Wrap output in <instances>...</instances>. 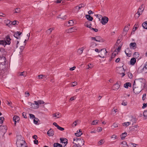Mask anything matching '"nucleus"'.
Returning <instances> with one entry per match:
<instances>
[{"instance_id":"obj_44","label":"nucleus","mask_w":147,"mask_h":147,"mask_svg":"<svg viewBox=\"0 0 147 147\" xmlns=\"http://www.w3.org/2000/svg\"><path fill=\"white\" fill-rule=\"evenodd\" d=\"M98 121H97V120H95L93 121L91 124L92 125H96Z\"/></svg>"},{"instance_id":"obj_10","label":"nucleus","mask_w":147,"mask_h":147,"mask_svg":"<svg viewBox=\"0 0 147 147\" xmlns=\"http://www.w3.org/2000/svg\"><path fill=\"white\" fill-rule=\"evenodd\" d=\"M144 9V6L143 5H142L141 6H140L138 10V11L136 13V14H138V17L140 15L142 14V12Z\"/></svg>"},{"instance_id":"obj_54","label":"nucleus","mask_w":147,"mask_h":147,"mask_svg":"<svg viewBox=\"0 0 147 147\" xmlns=\"http://www.w3.org/2000/svg\"><path fill=\"white\" fill-rule=\"evenodd\" d=\"M147 106V103H144L143 104V106L142 107V109H144Z\"/></svg>"},{"instance_id":"obj_37","label":"nucleus","mask_w":147,"mask_h":147,"mask_svg":"<svg viewBox=\"0 0 147 147\" xmlns=\"http://www.w3.org/2000/svg\"><path fill=\"white\" fill-rule=\"evenodd\" d=\"M20 11V9L19 8H17L15 9L13 11V13H19Z\"/></svg>"},{"instance_id":"obj_14","label":"nucleus","mask_w":147,"mask_h":147,"mask_svg":"<svg viewBox=\"0 0 147 147\" xmlns=\"http://www.w3.org/2000/svg\"><path fill=\"white\" fill-rule=\"evenodd\" d=\"M136 81L137 82H140L143 83H144L145 82V80L144 78H139V79H135V80L134 82V84L135 83V82Z\"/></svg>"},{"instance_id":"obj_49","label":"nucleus","mask_w":147,"mask_h":147,"mask_svg":"<svg viewBox=\"0 0 147 147\" xmlns=\"http://www.w3.org/2000/svg\"><path fill=\"white\" fill-rule=\"evenodd\" d=\"M124 147H127L128 145L126 142H124L122 143Z\"/></svg>"},{"instance_id":"obj_12","label":"nucleus","mask_w":147,"mask_h":147,"mask_svg":"<svg viewBox=\"0 0 147 147\" xmlns=\"http://www.w3.org/2000/svg\"><path fill=\"white\" fill-rule=\"evenodd\" d=\"M5 40L7 42V44L8 45H9L11 43L10 40H11V38H10V36L7 35L5 38Z\"/></svg>"},{"instance_id":"obj_28","label":"nucleus","mask_w":147,"mask_h":147,"mask_svg":"<svg viewBox=\"0 0 147 147\" xmlns=\"http://www.w3.org/2000/svg\"><path fill=\"white\" fill-rule=\"evenodd\" d=\"M18 75L19 76H23L24 77H26V72L24 71H23L22 72H19L18 74Z\"/></svg>"},{"instance_id":"obj_7","label":"nucleus","mask_w":147,"mask_h":147,"mask_svg":"<svg viewBox=\"0 0 147 147\" xmlns=\"http://www.w3.org/2000/svg\"><path fill=\"white\" fill-rule=\"evenodd\" d=\"M138 71L140 73H146L147 72V68L144 65V67L142 66L138 68Z\"/></svg>"},{"instance_id":"obj_6","label":"nucleus","mask_w":147,"mask_h":147,"mask_svg":"<svg viewBox=\"0 0 147 147\" xmlns=\"http://www.w3.org/2000/svg\"><path fill=\"white\" fill-rule=\"evenodd\" d=\"M139 129V127L137 125L131 126L129 127V130L131 132L133 131L136 132Z\"/></svg>"},{"instance_id":"obj_26","label":"nucleus","mask_w":147,"mask_h":147,"mask_svg":"<svg viewBox=\"0 0 147 147\" xmlns=\"http://www.w3.org/2000/svg\"><path fill=\"white\" fill-rule=\"evenodd\" d=\"M130 24H129L127 25L124 27L123 29V31L127 32L129 29V27L130 26Z\"/></svg>"},{"instance_id":"obj_9","label":"nucleus","mask_w":147,"mask_h":147,"mask_svg":"<svg viewBox=\"0 0 147 147\" xmlns=\"http://www.w3.org/2000/svg\"><path fill=\"white\" fill-rule=\"evenodd\" d=\"M6 63V59L5 57L3 56H0V64L2 66H3Z\"/></svg>"},{"instance_id":"obj_22","label":"nucleus","mask_w":147,"mask_h":147,"mask_svg":"<svg viewBox=\"0 0 147 147\" xmlns=\"http://www.w3.org/2000/svg\"><path fill=\"white\" fill-rule=\"evenodd\" d=\"M124 86L125 88H128V87H131V83L129 82H126L125 84H124Z\"/></svg>"},{"instance_id":"obj_42","label":"nucleus","mask_w":147,"mask_h":147,"mask_svg":"<svg viewBox=\"0 0 147 147\" xmlns=\"http://www.w3.org/2000/svg\"><path fill=\"white\" fill-rule=\"evenodd\" d=\"M4 120V118L3 117H0V123L2 124L3 123V121Z\"/></svg>"},{"instance_id":"obj_52","label":"nucleus","mask_w":147,"mask_h":147,"mask_svg":"<svg viewBox=\"0 0 147 147\" xmlns=\"http://www.w3.org/2000/svg\"><path fill=\"white\" fill-rule=\"evenodd\" d=\"M146 94H144L143 95L142 97V100H145V99H146Z\"/></svg>"},{"instance_id":"obj_51","label":"nucleus","mask_w":147,"mask_h":147,"mask_svg":"<svg viewBox=\"0 0 147 147\" xmlns=\"http://www.w3.org/2000/svg\"><path fill=\"white\" fill-rule=\"evenodd\" d=\"M143 115L144 117H147V110L144 111Z\"/></svg>"},{"instance_id":"obj_41","label":"nucleus","mask_w":147,"mask_h":147,"mask_svg":"<svg viewBox=\"0 0 147 147\" xmlns=\"http://www.w3.org/2000/svg\"><path fill=\"white\" fill-rule=\"evenodd\" d=\"M127 134V133L126 132L123 133L122 134V136L121 137V139L122 140H123L126 137Z\"/></svg>"},{"instance_id":"obj_8","label":"nucleus","mask_w":147,"mask_h":147,"mask_svg":"<svg viewBox=\"0 0 147 147\" xmlns=\"http://www.w3.org/2000/svg\"><path fill=\"white\" fill-rule=\"evenodd\" d=\"M121 82L120 81H118L117 83L114 84L112 87V89L114 90H118L120 86Z\"/></svg>"},{"instance_id":"obj_60","label":"nucleus","mask_w":147,"mask_h":147,"mask_svg":"<svg viewBox=\"0 0 147 147\" xmlns=\"http://www.w3.org/2000/svg\"><path fill=\"white\" fill-rule=\"evenodd\" d=\"M121 49V47L120 46H119L118 48L117 49H116L115 51H117V52H119V51Z\"/></svg>"},{"instance_id":"obj_1","label":"nucleus","mask_w":147,"mask_h":147,"mask_svg":"<svg viewBox=\"0 0 147 147\" xmlns=\"http://www.w3.org/2000/svg\"><path fill=\"white\" fill-rule=\"evenodd\" d=\"M34 103H32L31 102H29L28 104L33 108L36 109L38 108L39 104H43L45 103L44 101L42 100H39L37 101H34Z\"/></svg>"},{"instance_id":"obj_19","label":"nucleus","mask_w":147,"mask_h":147,"mask_svg":"<svg viewBox=\"0 0 147 147\" xmlns=\"http://www.w3.org/2000/svg\"><path fill=\"white\" fill-rule=\"evenodd\" d=\"M136 44L135 42H131L130 44V47L131 48L135 49L136 48Z\"/></svg>"},{"instance_id":"obj_20","label":"nucleus","mask_w":147,"mask_h":147,"mask_svg":"<svg viewBox=\"0 0 147 147\" xmlns=\"http://www.w3.org/2000/svg\"><path fill=\"white\" fill-rule=\"evenodd\" d=\"M13 120L14 122H16L19 121L20 118L18 116L15 115L13 117Z\"/></svg>"},{"instance_id":"obj_18","label":"nucleus","mask_w":147,"mask_h":147,"mask_svg":"<svg viewBox=\"0 0 147 147\" xmlns=\"http://www.w3.org/2000/svg\"><path fill=\"white\" fill-rule=\"evenodd\" d=\"M85 48L86 47L85 46H84L79 49L77 51V52L80 54H81L82 53L84 50Z\"/></svg>"},{"instance_id":"obj_29","label":"nucleus","mask_w":147,"mask_h":147,"mask_svg":"<svg viewBox=\"0 0 147 147\" xmlns=\"http://www.w3.org/2000/svg\"><path fill=\"white\" fill-rule=\"evenodd\" d=\"M53 146L54 147H62L61 144L57 143H55L53 144Z\"/></svg>"},{"instance_id":"obj_47","label":"nucleus","mask_w":147,"mask_h":147,"mask_svg":"<svg viewBox=\"0 0 147 147\" xmlns=\"http://www.w3.org/2000/svg\"><path fill=\"white\" fill-rule=\"evenodd\" d=\"M104 143V141L103 140H100L99 142H98V144L99 145H101L103 144Z\"/></svg>"},{"instance_id":"obj_11","label":"nucleus","mask_w":147,"mask_h":147,"mask_svg":"<svg viewBox=\"0 0 147 147\" xmlns=\"http://www.w3.org/2000/svg\"><path fill=\"white\" fill-rule=\"evenodd\" d=\"M109 19L106 17H102L101 19V23L103 24H105L108 21Z\"/></svg>"},{"instance_id":"obj_55","label":"nucleus","mask_w":147,"mask_h":147,"mask_svg":"<svg viewBox=\"0 0 147 147\" xmlns=\"http://www.w3.org/2000/svg\"><path fill=\"white\" fill-rule=\"evenodd\" d=\"M29 116L30 118H31L33 119L35 117V116L34 115L32 114H30Z\"/></svg>"},{"instance_id":"obj_57","label":"nucleus","mask_w":147,"mask_h":147,"mask_svg":"<svg viewBox=\"0 0 147 147\" xmlns=\"http://www.w3.org/2000/svg\"><path fill=\"white\" fill-rule=\"evenodd\" d=\"M22 116L24 118H27V117L26 116V113L25 112H23L22 113Z\"/></svg>"},{"instance_id":"obj_39","label":"nucleus","mask_w":147,"mask_h":147,"mask_svg":"<svg viewBox=\"0 0 147 147\" xmlns=\"http://www.w3.org/2000/svg\"><path fill=\"white\" fill-rule=\"evenodd\" d=\"M84 6V5L83 4H80L78 6H77L76 7V8L78 9V10H79L81 7H83Z\"/></svg>"},{"instance_id":"obj_45","label":"nucleus","mask_w":147,"mask_h":147,"mask_svg":"<svg viewBox=\"0 0 147 147\" xmlns=\"http://www.w3.org/2000/svg\"><path fill=\"white\" fill-rule=\"evenodd\" d=\"M38 119L37 118L35 117L34 120V123L36 124L38 123Z\"/></svg>"},{"instance_id":"obj_31","label":"nucleus","mask_w":147,"mask_h":147,"mask_svg":"<svg viewBox=\"0 0 147 147\" xmlns=\"http://www.w3.org/2000/svg\"><path fill=\"white\" fill-rule=\"evenodd\" d=\"M7 42L5 40H0V45H6L7 44Z\"/></svg>"},{"instance_id":"obj_23","label":"nucleus","mask_w":147,"mask_h":147,"mask_svg":"<svg viewBox=\"0 0 147 147\" xmlns=\"http://www.w3.org/2000/svg\"><path fill=\"white\" fill-rule=\"evenodd\" d=\"M96 46V44L94 42H92L90 43V48L91 49L95 47Z\"/></svg>"},{"instance_id":"obj_25","label":"nucleus","mask_w":147,"mask_h":147,"mask_svg":"<svg viewBox=\"0 0 147 147\" xmlns=\"http://www.w3.org/2000/svg\"><path fill=\"white\" fill-rule=\"evenodd\" d=\"M75 134L76 136H80L82 134V131H81L80 129L77 131V133H75Z\"/></svg>"},{"instance_id":"obj_27","label":"nucleus","mask_w":147,"mask_h":147,"mask_svg":"<svg viewBox=\"0 0 147 147\" xmlns=\"http://www.w3.org/2000/svg\"><path fill=\"white\" fill-rule=\"evenodd\" d=\"M86 17L87 19L89 21H92L93 19L92 17L90 16L89 15H86Z\"/></svg>"},{"instance_id":"obj_35","label":"nucleus","mask_w":147,"mask_h":147,"mask_svg":"<svg viewBox=\"0 0 147 147\" xmlns=\"http://www.w3.org/2000/svg\"><path fill=\"white\" fill-rule=\"evenodd\" d=\"M91 23L89 21L85 23V26L88 28H89L91 26Z\"/></svg>"},{"instance_id":"obj_2","label":"nucleus","mask_w":147,"mask_h":147,"mask_svg":"<svg viewBox=\"0 0 147 147\" xmlns=\"http://www.w3.org/2000/svg\"><path fill=\"white\" fill-rule=\"evenodd\" d=\"M74 142H75L79 147H81L83 145L84 142L83 139H78L77 138H74Z\"/></svg>"},{"instance_id":"obj_13","label":"nucleus","mask_w":147,"mask_h":147,"mask_svg":"<svg viewBox=\"0 0 147 147\" xmlns=\"http://www.w3.org/2000/svg\"><path fill=\"white\" fill-rule=\"evenodd\" d=\"M21 34V33L20 32H17L15 33L14 36L17 39H19L20 38V36Z\"/></svg>"},{"instance_id":"obj_3","label":"nucleus","mask_w":147,"mask_h":147,"mask_svg":"<svg viewBox=\"0 0 147 147\" xmlns=\"http://www.w3.org/2000/svg\"><path fill=\"white\" fill-rule=\"evenodd\" d=\"M7 128L5 126H0V138L3 137L4 134L6 132Z\"/></svg>"},{"instance_id":"obj_56","label":"nucleus","mask_w":147,"mask_h":147,"mask_svg":"<svg viewBox=\"0 0 147 147\" xmlns=\"http://www.w3.org/2000/svg\"><path fill=\"white\" fill-rule=\"evenodd\" d=\"M118 71H124V69L123 68H122L121 67H120L119 68H118V69H117Z\"/></svg>"},{"instance_id":"obj_5","label":"nucleus","mask_w":147,"mask_h":147,"mask_svg":"<svg viewBox=\"0 0 147 147\" xmlns=\"http://www.w3.org/2000/svg\"><path fill=\"white\" fill-rule=\"evenodd\" d=\"M107 53V52L106 49H102L100 51V55H99L98 56L100 57L104 58L106 56Z\"/></svg>"},{"instance_id":"obj_43","label":"nucleus","mask_w":147,"mask_h":147,"mask_svg":"<svg viewBox=\"0 0 147 147\" xmlns=\"http://www.w3.org/2000/svg\"><path fill=\"white\" fill-rule=\"evenodd\" d=\"M127 102L125 101V100L123 101L121 103V105L124 106H126L127 105Z\"/></svg>"},{"instance_id":"obj_21","label":"nucleus","mask_w":147,"mask_h":147,"mask_svg":"<svg viewBox=\"0 0 147 147\" xmlns=\"http://www.w3.org/2000/svg\"><path fill=\"white\" fill-rule=\"evenodd\" d=\"M96 41L98 42H103L104 41L103 39L100 36H96Z\"/></svg>"},{"instance_id":"obj_64","label":"nucleus","mask_w":147,"mask_h":147,"mask_svg":"<svg viewBox=\"0 0 147 147\" xmlns=\"http://www.w3.org/2000/svg\"><path fill=\"white\" fill-rule=\"evenodd\" d=\"M111 138H114L115 139L117 138V137L115 135H113L111 137Z\"/></svg>"},{"instance_id":"obj_61","label":"nucleus","mask_w":147,"mask_h":147,"mask_svg":"<svg viewBox=\"0 0 147 147\" xmlns=\"http://www.w3.org/2000/svg\"><path fill=\"white\" fill-rule=\"evenodd\" d=\"M112 127H113L114 128L116 127H118V126L116 123H114L112 126Z\"/></svg>"},{"instance_id":"obj_33","label":"nucleus","mask_w":147,"mask_h":147,"mask_svg":"<svg viewBox=\"0 0 147 147\" xmlns=\"http://www.w3.org/2000/svg\"><path fill=\"white\" fill-rule=\"evenodd\" d=\"M54 29V28H50L49 29H48L47 30V34H50L53 30Z\"/></svg>"},{"instance_id":"obj_59","label":"nucleus","mask_w":147,"mask_h":147,"mask_svg":"<svg viewBox=\"0 0 147 147\" xmlns=\"http://www.w3.org/2000/svg\"><path fill=\"white\" fill-rule=\"evenodd\" d=\"M73 143L74 144H75L73 145V147H79L78 145L75 142H74Z\"/></svg>"},{"instance_id":"obj_53","label":"nucleus","mask_w":147,"mask_h":147,"mask_svg":"<svg viewBox=\"0 0 147 147\" xmlns=\"http://www.w3.org/2000/svg\"><path fill=\"white\" fill-rule=\"evenodd\" d=\"M57 128L58 129H59L61 131H63L64 129V128L60 127L59 126V125L57 127Z\"/></svg>"},{"instance_id":"obj_4","label":"nucleus","mask_w":147,"mask_h":147,"mask_svg":"<svg viewBox=\"0 0 147 147\" xmlns=\"http://www.w3.org/2000/svg\"><path fill=\"white\" fill-rule=\"evenodd\" d=\"M16 144L19 147H22L23 146L25 147V146H26L25 145H24V144H25V142L23 140L18 139Z\"/></svg>"},{"instance_id":"obj_38","label":"nucleus","mask_w":147,"mask_h":147,"mask_svg":"<svg viewBox=\"0 0 147 147\" xmlns=\"http://www.w3.org/2000/svg\"><path fill=\"white\" fill-rule=\"evenodd\" d=\"M130 124V122H125L123 123V125L124 126L127 127Z\"/></svg>"},{"instance_id":"obj_15","label":"nucleus","mask_w":147,"mask_h":147,"mask_svg":"<svg viewBox=\"0 0 147 147\" xmlns=\"http://www.w3.org/2000/svg\"><path fill=\"white\" fill-rule=\"evenodd\" d=\"M48 135L50 136H53L54 135V131L51 129H50L47 132Z\"/></svg>"},{"instance_id":"obj_30","label":"nucleus","mask_w":147,"mask_h":147,"mask_svg":"<svg viewBox=\"0 0 147 147\" xmlns=\"http://www.w3.org/2000/svg\"><path fill=\"white\" fill-rule=\"evenodd\" d=\"M76 30V27H73V28H70L69 30V32H74L75 31V30Z\"/></svg>"},{"instance_id":"obj_63","label":"nucleus","mask_w":147,"mask_h":147,"mask_svg":"<svg viewBox=\"0 0 147 147\" xmlns=\"http://www.w3.org/2000/svg\"><path fill=\"white\" fill-rule=\"evenodd\" d=\"M33 142L34 144L38 145V140H35Z\"/></svg>"},{"instance_id":"obj_50","label":"nucleus","mask_w":147,"mask_h":147,"mask_svg":"<svg viewBox=\"0 0 147 147\" xmlns=\"http://www.w3.org/2000/svg\"><path fill=\"white\" fill-rule=\"evenodd\" d=\"M77 82H72L71 86L74 87V86H76V85H77Z\"/></svg>"},{"instance_id":"obj_46","label":"nucleus","mask_w":147,"mask_h":147,"mask_svg":"<svg viewBox=\"0 0 147 147\" xmlns=\"http://www.w3.org/2000/svg\"><path fill=\"white\" fill-rule=\"evenodd\" d=\"M18 22H18L17 21H14L13 22L11 21V25H15L16 24V22Z\"/></svg>"},{"instance_id":"obj_24","label":"nucleus","mask_w":147,"mask_h":147,"mask_svg":"<svg viewBox=\"0 0 147 147\" xmlns=\"http://www.w3.org/2000/svg\"><path fill=\"white\" fill-rule=\"evenodd\" d=\"M136 61V59L135 58H133L131 59L130 61V64L131 65H134L135 64Z\"/></svg>"},{"instance_id":"obj_62","label":"nucleus","mask_w":147,"mask_h":147,"mask_svg":"<svg viewBox=\"0 0 147 147\" xmlns=\"http://www.w3.org/2000/svg\"><path fill=\"white\" fill-rule=\"evenodd\" d=\"M44 76L42 75H39L38 76V78L39 79H42L43 78V77Z\"/></svg>"},{"instance_id":"obj_34","label":"nucleus","mask_w":147,"mask_h":147,"mask_svg":"<svg viewBox=\"0 0 147 147\" xmlns=\"http://www.w3.org/2000/svg\"><path fill=\"white\" fill-rule=\"evenodd\" d=\"M137 88L136 87L134 88V86L133 85V91L136 94H138L141 91L140 90L137 91Z\"/></svg>"},{"instance_id":"obj_17","label":"nucleus","mask_w":147,"mask_h":147,"mask_svg":"<svg viewBox=\"0 0 147 147\" xmlns=\"http://www.w3.org/2000/svg\"><path fill=\"white\" fill-rule=\"evenodd\" d=\"M61 117V114L59 112L53 114V117H56L57 118H58Z\"/></svg>"},{"instance_id":"obj_48","label":"nucleus","mask_w":147,"mask_h":147,"mask_svg":"<svg viewBox=\"0 0 147 147\" xmlns=\"http://www.w3.org/2000/svg\"><path fill=\"white\" fill-rule=\"evenodd\" d=\"M116 55V54L115 53V52L113 53L111 56V58L112 59L114 58Z\"/></svg>"},{"instance_id":"obj_40","label":"nucleus","mask_w":147,"mask_h":147,"mask_svg":"<svg viewBox=\"0 0 147 147\" xmlns=\"http://www.w3.org/2000/svg\"><path fill=\"white\" fill-rule=\"evenodd\" d=\"M69 25V26H71L73 25L74 24V21L72 20H70L68 22Z\"/></svg>"},{"instance_id":"obj_36","label":"nucleus","mask_w":147,"mask_h":147,"mask_svg":"<svg viewBox=\"0 0 147 147\" xmlns=\"http://www.w3.org/2000/svg\"><path fill=\"white\" fill-rule=\"evenodd\" d=\"M6 25L7 26H8L9 27L11 25V21L9 20H6Z\"/></svg>"},{"instance_id":"obj_16","label":"nucleus","mask_w":147,"mask_h":147,"mask_svg":"<svg viewBox=\"0 0 147 147\" xmlns=\"http://www.w3.org/2000/svg\"><path fill=\"white\" fill-rule=\"evenodd\" d=\"M60 140L61 141V143H64L65 146L67 144V140L66 138H60Z\"/></svg>"},{"instance_id":"obj_58","label":"nucleus","mask_w":147,"mask_h":147,"mask_svg":"<svg viewBox=\"0 0 147 147\" xmlns=\"http://www.w3.org/2000/svg\"><path fill=\"white\" fill-rule=\"evenodd\" d=\"M138 26V24H135V25L134 26V27H135V30H133V31H135L136 29H137L138 26Z\"/></svg>"},{"instance_id":"obj_32","label":"nucleus","mask_w":147,"mask_h":147,"mask_svg":"<svg viewBox=\"0 0 147 147\" xmlns=\"http://www.w3.org/2000/svg\"><path fill=\"white\" fill-rule=\"evenodd\" d=\"M142 26L144 28L147 29V21L144 22L142 24Z\"/></svg>"}]
</instances>
